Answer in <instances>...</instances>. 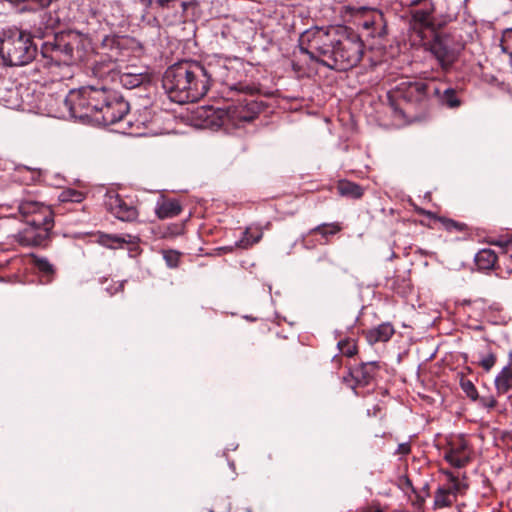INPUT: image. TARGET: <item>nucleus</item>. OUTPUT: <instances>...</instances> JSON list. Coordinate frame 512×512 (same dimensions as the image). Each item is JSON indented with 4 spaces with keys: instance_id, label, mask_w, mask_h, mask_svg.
<instances>
[{
    "instance_id": "obj_25",
    "label": "nucleus",
    "mask_w": 512,
    "mask_h": 512,
    "mask_svg": "<svg viewBox=\"0 0 512 512\" xmlns=\"http://www.w3.org/2000/svg\"><path fill=\"white\" fill-rule=\"evenodd\" d=\"M411 204L414 206L415 210L419 213V214H424V215H427L428 217L430 218H435L437 219L438 221H440L443 225V227L448 231V232H453V231H457V232H462L464 230L467 229V226L466 224L464 223H461V222H457L455 220H452V219H449V218H444V217H436L435 214L431 211H428V210H425L423 208H420L418 206H416L414 203L411 202Z\"/></svg>"
},
{
    "instance_id": "obj_8",
    "label": "nucleus",
    "mask_w": 512,
    "mask_h": 512,
    "mask_svg": "<svg viewBox=\"0 0 512 512\" xmlns=\"http://www.w3.org/2000/svg\"><path fill=\"white\" fill-rule=\"evenodd\" d=\"M146 15L153 13V21L161 18L166 25H174L185 21L187 11L195 8V0H139Z\"/></svg>"
},
{
    "instance_id": "obj_44",
    "label": "nucleus",
    "mask_w": 512,
    "mask_h": 512,
    "mask_svg": "<svg viewBox=\"0 0 512 512\" xmlns=\"http://www.w3.org/2000/svg\"><path fill=\"white\" fill-rule=\"evenodd\" d=\"M491 243L502 248H507L512 246V237H500L496 240H493Z\"/></svg>"
},
{
    "instance_id": "obj_39",
    "label": "nucleus",
    "mask_w": 512,
    "mask_h": 512,
    "mask_svg": "<svg viewBox=\"0 0 512 512\" xmlns=\"http://www.w3.org/2000/svg\"><path fill=\"white\" fill-rule=\"evenodd\" d=\"M163 257L166 261V264L170 268H176L178 266L180 260V253H178L177 251H165Z\"/></svg>"
},
{
    "instance_id": "obj_35",
    "label": "nucleus",
    "mask_w": 512,
    "mask_h": 512,
    "mask_svg": "<svg viewBox=\"0 0 512 512\" xmlns=\"http://www.w3.org/2000/svg\"><path fill=\"white\" fill-rule=\"evenodd\" d=\"M337 346H338L340 352L347 357H352L357 352V346H356V343L354 340H350V339L340 340L338 342Z\"/></svg>"
},
{
    "instance_id": "obj_34",
    "label": "nucleus",
    "mask_w": 512,
    "mask_h": 512,
    "mask_svg": "<svg viewBox=\"0 0 512 512\" xmlns=\"http://www.w3.org/2000/svg\"><path fill=\"white\" fill-rule=\"evenodd\" d=\"M341 230V227L337 223H331V224H320L317 227L310 230V234L319 233L323 237H327L329 235H335Z\"/></svg>"
},
{
    "instance_id": "obj_18",
    "label": "nucleus",
    "mask_w": 512,
    "mask_h": 512,
    "mask_svg": "<svg viewBox=\"0 0 512 512\" xmlns=\"http://www.w3.org/2000/svg\"><path fill=\"white\" fill-rule=\"evenodd\" d=\"M17 242L22 246H42L49 239L47 228H38L27 225L15 236Z\"/></svg>"
},
{
    "instance_id": "obj_50",
    "label": "nucleus",
    "mask_w": 512,
    "mask_h": 512,
    "mask_svg": "<svg viewBox=\"0 0 512 512\" xmlns=\"http://www.w3.org/2000/svg\"><path fill=\"white\" fill-rule=\"evenodd\" d=\"M444 474L447 476L448 480L454 484L455 482L458 481V478L456 476L453 475L452 472L450 471H445Z\"/></svg>"
},
{
    "instance_id": "obj_32",
    "label": "nucleus",
    "mask_w": 512,
    "mask_h": 512,
    "mask_svg": "<svg viewBox=\"0 0 512 512\" xmlns=\"http://www.w3.org/2000/svg\"><path fill=\"white\" fill-rule=\"evenodd\" d=\"M43 205L44 204L39 201L24 200L19 202L17 208L18 212L21 214V216L24 218V221L26 222L33 215H35Z\"/></svg>"
},
{
    "instance_id": "obj_33",
    "label": "nucleus",
    "mask_w": 512,
    "mask_h": 512,
    "mask_svg": "<svg viewBox=\"0 0 512 512\" xmlns=\"http://www.w3.org/2000/svg\"><path fill=\"white\" fill-rule=\"evenodd\" d=\"M452 493L448 488L439 487L434 495V506L436 508L450 507L453 504V501L450 498Z\"/></svg>"
},
{
    "instance_id": "obj_2",
    "label": "nucleus",
    "mask_w": 512,
    "mask_h": 512,
    "mask_svg": "<svg viewBox=\"0 0 512 512\" xmlns=\"http://www.w3.org/2000/svg\"><path fill=\"white\" fill-rule=\"evenodd\" d=\"M211 65L198 61L183 60L168 67L162 78V86L169 99L178 104L197 102L210 89Z\"/></svg>"
},
{
    "instance_id": "obj_21",
    "label": "nucleus",
    "mask_w": 512,
    "mask_h": 512,
    "mask_svg": "<svg viewBox=\"0 0 512 512\" xmlns=\"http://www.w3.org/2000/svg\"><path fill=\"white\" fill-rule=\"evenodd\" d=\"M181 210L182 207L177 199L167 198L165 194H161L156 207V214L160 219L175 217Z\"/></svg>"
},
{
    "instance_id": "obj_7",
    "label": "nucleus",
    "mask_w": 512,
    "mask_h": 512,
    "mask_svg": "<svg viewBox=\"0 0 512 512\" xmlns=\"http://www.w3.org/2000/svg\"><path fill=\"white\" fill-rule=\"evenodd\" d=\"M38 53L31 32L9 29L0 38V56L7 66H24L32 62Z\"/></svg>"
},
{
    "instance_id": "obj_13",
    "label": "nucleus",
    "mask_w": 512,
    "mask_h": 512,
    "mask_svg": "<svg viewBox=\"0 0 512 512\" xmlns=\"http://www.w3.org/2000/svg\"><path fill=\"white\" fill-rule=\"evenodd\" d=\"M105 205L107 209L122 221H132L137 218V209L127 202L121 194H106Z\"/></svg>"
},
{
    "instance_id": "obj_10",
    "label": "nucleus",
    "mask_w": 512,
    "mask_h": 512,
    "mask_svg": "<svg viewBox=\"0 0 512 512\" xmlns=\"http://www.w3.org/2000/svg\"><path fill=\"white\" fill-rule=\"evenodd\" d=\"M434 12L435 6L432 2H425L424 6L419 9H410L408 25L409 32L412 36L423 41L427 38L426 31H430L431 33L437 31L435 29Z\"/></svg>"
},
{
    "instance_id": "obj_3",
    "label": "nucleus",
    "mask_w": 512,
    "mask_h": 512,
    "mask_svg": "<svg viewBox=\"0 0 512 512\" xmlns=\"http://www.w3.org/2000/svg\"><path fill=\"white\" fill-rule=\"evenodd\" d=\"M45 65H72L85 56L84 36L74 30L59 31L41 45Z\"/></svg>"
},
{
    "instance_id": "obj_19",
    "label": "nucleus",
    "mask_w": 512,
    "mask_h": 512,
    "mask_svg": "<svg viewBox=\"0 0 512 512\" xmlns=\"http://www.w3.org/2000/svg\"><path fill=\"white\" fill-rule=\"evenodd\" d=\"M92 73L96 78L103 81L102 84L117 81L119 71L117 70V64L113 60H101L95 63L92 68Z\"/></svg>"
},
{
    "instance_id": "obj_9",
    "label": "nucleus",
    "mask_w": 512,
    "mask_h": 512,
    "mask_svg": "<svg viewBox=\"0 0 512 512\" xmlns=\"http://www.w3.org/2000/svg\"><path fill=\"white\" fill-rule=\"evenodd\" d=\"M432 34V39L427 43V50L438 61L441 69L447 72L457 61L460 47L450 33L434 31Z\"/></svg>"
},
{
    "instance_id": "obj_5",
    "label": "nucleus",
    "mask_w": 512,
    "mask_h": 512,
    "mask_svg": "<svg viewBox=\"0 0 512 512\" xmlns=\"http://www.w3.org/2000/svg\"><path fill=\"white\" fill-rule=\"evenodd\" d=\"M110 89L106 84L88 85L79 90H71L64 103L75 118H90L97 121V115L101 113L104 104L108 101Z\"/></svg>"
},
{
    "instance_id": "obj_43",
    "label": "nucleus",
    "mask_w": 512,
    "mask_h": 512,
    "mask_svg": "<svg viewBox=\"0 0 512 512\" xmlns=\"http://www.w3.org/2000/svg\"><path fill=\"white\" fill-rule=\"evenodd\" d=\"M83 194H60V201L67 202V201H74V202H81L83 200Z\"/></svg>"
},
{
    "instance_id": "obj_54",
    "label": "nucleus",
    "mask_w": 512,
    "mask_h": 512,
    "mask_svg": "<svg viewBox=\"0 0 512 512\" xmlns=\"http://www.w3.org/2000/svg\"><path fill=\"white\" fill-rule=\"evenodd\" d=\"M123 287H124L123 283H119V284L117 285V288L115 289V292H117V291H119V290H120V291H122V290H123Z\"/></svg>"
},
{
    "instance_id": "obj_56",
    "label": "nucleus",
    "mask_w": 512,
    "mask_h": 512,
    "mask_svg": "<svg viewBox=\"0 0 512 512\" xmlns=\"http://www.w3.org/2000/svg\"><path fill=\"white\" fill-rule=\"evenodd\" d=\"M148 192H153L152 190H149ZM154 192H161V193H164V192H169L168 190H155Z\"/></svg>"
},
{
    "instance_id": "obj_11",
    "label": "nucleus",
    "mask_w": 512,
    "mask_h": 512,
    "mask_svg": "<svg viewBox=\"0 0 512 512\" xmlns=\"http://www.w3.org/2000/svg\"><path fill=\"white\" fill-rule=\"evenodd\" d=\"M109 100L97 115V123L108 126L121 121L129 112V103L117 92L111 90Z\"/></svg>"
},
{
    "instance_id": "obj_41",
    "label": "nucleus",
    "mask_w": 512,
    "mask_h": 512,
    "mask_svg": "<svg viewBox=\"0 0 512 512\" xmlns=\"http://www.w3.org/2000/svg\"><path fill=\"white\" fill-rule=\"evenodd\" d=\"M398 486L401 490L407 492L411 490L413 493H416L415 488L413 487L412 481L407 476H401L398 479Z\"/></svg>"
},
{
    "instance_id": "obj_28",
    "label": "nucleus",
    "mask_w": 512,
    "mask_h": 512,
    "mask_svg": "<svg viewBox=\"0 0 512 512\" xmlns=\"http://www.w3.org/2000/svg\"><path fill=\"white\" fill-rule=\"evenodd\" d=\"M497 262V255L492 249H482L475 255V263L480 270L493 269Z\"/></svg>"
},
{
    "instance_id": "obj_17",
    "label": "nucleus",
    "mask_w": 512,
    "mask_h": 512,
    "mask_svg": "<svg viewBox=\"0 0 512 512\" xmlns=\"http://www.w3.org/2000/svg\"><path fill=\"white\" fill-rule=\"evenodd\" d=\"M431 96L436 97L438 103L450 109H456L461 106L462 101L459 97L461 90L449 87L443 83L436 85L432 82L430 89Z\"/></svg>"
},
{
    "instance_id": "obj_14",
    "label": "nucleus",
    "mask_w": 512,
    "mask_h": 512,
    "mask_svg": "<svg viewBox=\"0 0 512 512\" xmlns=\"http://www.w3.org/2000/svg\"><path fill=\"white\" fill-rule=\"evenodd\" d=\"M467 449V441L459 436L449 442V448L445 452L444 459L456 468L465 467L470 462Z\"/></svg>"
},
{
    "instance_id": "obj_48",
    "label": "nucleus",
    "mask_w": 512,
    "mask_h": 512,
    "mask_svg": "<svg viewBox=\"0 0 512 512\" xmlns=\"http://www.w3.org/2000/svg\"><path fill=\"white\" fill-rule=\"evenodd\" d=\"M425 2H430V1L429 0H411L410 3L408 4V6L411 9H417L416 7L419 5H422V7H423Z\"/></svg>"
},
{
    "instance_id": "obj_47",
    "label": "nucleus",
    "mask_w": 512,
    "mask_h": 512,
    "mask_svg": "<svg viewBox=\"0 0 512 512\" xmlns=\"http://www.w3.org/2000/svg\"><path fill=\"white\" fill-rule=\"evenodd\" d=\"M261 238V235H258L257 237H255L253 240H249L248 238L246 239H243L241 240V246L242 247H247L249 245H252L254 243H257Z\"/></svg>"
},
{
    "instance_id": "obj_6",
    "label": "nucleus",
    "mask_w": 512,
    "mask_h": 512,
    "mask_svg": "<svg viewBox=\"0 0 512 512\" xmlns=\"http://www.w3.org/2000/svg\"><path fill=\"white\" fill-rule=\"evenodd\" d=\"M432 82L403 81L388 93V101L395 112L405 116L424 112L431 97Z\"/></svg>"
},
{
    "instance_id": "obj_29",
    "label": "nucleus",
    "mask_w": 512,
    "mask_h": 512,
    "mask_svg": "<svg viewBox=\"0 0 512 512\" xmlns=\"http://www.w3.org/2000/svg\"><path fill=\"white\" fill-rule=\"evenodd\" d=\"M477 364L483 368L484 371L489 372L497 361V355L491 350L489 345H484L482 349L477 352Z\"/></svg>"
},
{
    "instance_id": "obj_58",
    "label": "nucleus",
    "mask_w": 512,
    "mask_h": 512,
    "mask_svg": "<svg viewBox=\"0 0 512 512\" xmlns=\"http://www.w3.org/2000/svg\"><path fill=\"white\" fill-rule=\"evenodd\" d=\"M66 192L72 193V192H77V191L74 189H67Z\"/></svg>"
},
{
    "instance_id": "obj_45",
    "label": "nucleus",
    "mask_w": 512,
    "mask_h": 512,
    "mask_svg": "<svg viewBox=\"0 0 512 512\" xmlns=\"http://www.w3.org/2000/svg\"><path fill=\"white\" fill-rule=\"evenodd\" d=\"M410 445L408 443H401L398 445V448H397V453L399 454H402V455H406V454H409L410 453Z\"/></svg>"
},
{
    "instance_id": "obj_27",
    "label": "nucleus",
    "mask_w": 512,
    "mask_h": 512,
    "mask_svg": "<svg viewBox=\"0 0 512 512\" xmlns=\"http://www.w3.org/2000/svg\"><path fill=\"white\" fill-rule=\"evenodd\" d=\"M495 388L499 395L506 394L512 390V368L505 366L496 376Z\"/></svg>"
},
{
    "instance_id": "obj_40",
    "label": "nucleus",
    "mask_w": 512,
    "mask_h": 512,
    "mask_svg": "<svg viewBox=\"0 0 512 512\" xmlns=\"http://www.w3.org/2000/svg\"><path fill=\"white\" fill-rule=\"evenodd\" d=\"M337 192H361V189L358 185L351 183L349 181L341 180L337 184Z\"/></svg>"
},
{
    "instance_id": "obj_23",
    "label": "nucleus",
    "mask_w": 512,
    "mask_h": 512,
    "mask_svg": "<svg viewBox=\"0 0 512 512\" xmlns=\"http://www.w3.org/2000/svg\"><path fill=\"white\" fill-rule=\"evenodd\" d=\"M27 225L38 228H47L50 233L54 226L53 211L49 206L43 205L38 212L26 221Z\"/></svg>"
},
{
    "instance_id": "obj_26",
    "label": "nucleus",
    "mask_w": 512,
    "mask_h": 512,
    "mask_svg": "<svg viewBox=\"0 0 512 512\" xmlns=\"http://www.w3.org/2000/svg\"><path fill=\"white\" fill-rule=\"evenodd\" d=\"M134 237L131 235H112L106 233H100L98 235V242L105 247L115 249L122 246L125 243H133Z\"/></svg>"
},
{
    "instance_id": "obj_52",
    "label": "nucleus",
    "mask_w": 512,
    "mask_h": 512,
    "mask_svg": "<svg viewBox=\"0 0 512 512\" xmlns=\"http://www.w3.org/2000/svg\"><path fill=\"white\" fill-rule=\"evenodd\" d=\"M121 189H125V187H122L120 184H117L116 187H111V188L107 189V192H114L116 190H121Z\"/></svg>"
},
{
    "instance_id": "obj_38",
    "label": "nucleus",
    "mask_w": 512,
    "mask_h": 512,
    "mask_svg": "<svg viewBox=\"0 0 512 512\" xmlns=\"http://www.w3.org/2000/svg\"><path fill=\"white\" fill-rule=\"evenodd\" d=\"M501 47L504 52L512 57V29H507L503 33Z\"/></svg>"
},
{
    "instance_id": "obj_1",
    "label": "nucleus",
    "mask_w": 512,
    "mask_h": 512,
    "mask_svg": "<svg viewBox=\"0 0 512 512\" xmlns=\"http://www.w3.org/2000/svg\"><path fill=\"white\" fill-rule=\"evenodd\" d=\"M300 51L312 61L336 71H347L361 61L365 45L358 33L344 25L312 27L299 38Z\"/></svg>"
},
{
    "instance_id": "obj_31",
    "label": "nucleus",
    "mask_w": 512,
    "mask_h": 512,
    "mask_svg": "<svg viewBox=\"0 0 512 512\" xmlns=\"http://www.w3.org/2000/svg\"><path fill=\"white\" fill-rule=\"evenodd\" d=\"M145 77L141 73H118L117 81L126 88L133 89L143 84Z\"/></svg>"
},
{
    "instance_id": "obj_30",
    "label": "nucleus",
    "mask_w": 512,
    "mask_h": 512,
    "mask_svg": "<svg viewBox=\"0 0 512 512\" xmlns=\"http://www.w3.org/2000/svg\"><path fill=\"white\" fill-rule=\"evenodd\" d=\"M33 263H34V266L41 273V277L43 278V281L45 283H50L55 274L54 266L46 258H43V257H34Z\"/></svg>"
},
{
    "instance_id": "obj_20",
    "label": "nucleus",
    "mask_w": 512,
    "mask_h": 512,
    "mask_svg": "<svg viewBox=\"0 0 512 512\" xmlns=\"http://www.w3.org/2000/svg\"><path fill=\"white\" fill-rule=\"evenodd\" d=\"M395 329L389 322L382 323L364 331L365 338L370 345L378 342H387L394 335Z\"/></svg>"
},
{
    "instance_id": "obj_16",
    "label": "nucleus",
    "mask_w": 512,
    "mask_h": 512,
    "mask_svg": "<svg viewBox=\"0 0 512 512\" xmlns=\"http://www.w3.org/2000/svg\"><path fill=\"white\" fill-rule=\"evenodd\" d=\"M361 25L372 38H384L388 34L387 20L380 10L370 9Z\"/></svg>"
},
{
    "instance_id": "obj_51",
    "label": "nucleus",
    "mask_w": 512,
    "mask_h": 512,
    "mask_svg": "<svg viewBox=\"0 0 512 512\" xmlns=\"http://www.w3.org/2000/svg\"><path fill=\"white\" fill-rule=\"evenodd\" d=\"M444 474L447 476L448 480L454 484L455 482L458 481V478L456 476L453 475L452 472L450 471H445Z\"/></svg>"
},
{
    "instance_id": "obj_57",
    "label": "nucleus",
    "mask_w": 512,
    "mask_h": 512,
    "mask_svg": "<svg viewBox=\"0 0 512 512\" xmlns=\"http://www.w3.org/2000/svg\"><path fill=\"white\" fill-rule=\"evenodd\" d=\"M352 195L355 196V198H360L362 196V194H360V193L352 194Z\"/></svg>"
},
{
    "instance_id": "obj_37",
    "label": "nucleus",
    "mask_w": 512,
    "mask_h": 512,
    "mask_svg": "<svg viewBox=\"0 0 512 512\" xmlns=\"http://www.w3.org/2000/svg\"><path fill=\"white\" fill-rule=\"evenodd\" d=\"M460 386L469 398H471L472 400L477 399L478 392L472 381L462 378L460 381Z\"/></svg>"
},
{
    "instance_id": "obj_55",
    "label": "nucleus",
    "mask_w": 512,
    "mask_h": 512,
    "mask_svg": "<svg viewBox=\"0 0 512 512\" xmlns=\"http://www.w3.org/2000/svg\"><path fill=\"white\" fill-rule=\"evenodd\" d=\"M423 502H424V498H423V497H421V496H419V495H417V503H418L419 505H421Z\"/></svg>"
},
{
    "instance_id": "obj_46",
    "label": "nucleus",
    "mask_w": 512,
    "mask_h": 512,
    "mask_svg": "<svg viewBox=\"0 0 512 512\" xmlns=\"http://www.w3.org/2000/svg\"><path fill=\"white\" fill-rule=\"evenodd\" d=\"M484 405L488 408H494L496 405H497V401L494 397H489V398H483L482 399Z\"/></svg>"
},
{
    "instance_id": "obj_4",
    "label": "nucleus",
    "mask_w": 512,
    "mask_h": 512,
    "mask_svg": "<svg viewBox=\"0 0 512 512\" xmlns=\"http://www.w3.org/2000/svg\"><path fill=\"white\" fill-rule=\"evenodd\" d=\"M232 89L245 93L248 97L239 99L236 104H231L226 108H218L214 114L219 121V126L238 127L241 123L253 121L266 108L263 101L254 97L259 92L256 85L239 82Z\"/></svg>"
},
{
    "instance_id": "obj_49",
    "label": "nucleus",
    "mask_w": 512,
    "mask_h": 512,
    "mask_svg": "<svg viewBox=\"0 0 512 512\" xmlns=\"http://www.w3.org/2000/svg\"><path fill=\"white\" fill-rule=\"evenodd\" d=\"M318 261L319 262H324V263H326L328 265H334V261L327 254H323L321 257H319Z\"/></svg>"
},
{
    "instance_id": "obj_36",
    "label": "nucleus",
    "mask_w": 512,
    "mask_h": 512,
    "mask_svg": "<svg viewBox=\"0 0 512 512\" xmlns=\"http://www.w3.org/2000/svg\"><path fill=\"white\" fill-rule=\"evenodd\" d=\"M231 510V503L227 497H216L209 509V512H229Z\"/></svg>"
},
{
    "instance_id": "obj_12",
    "label": "nucleus",
    "mask_w": 512,
    "mask_h": 512,
    "mask_svg": "<svg viewBox=\"0 0 512 512\" xmlns=\"http://www.w3.org/2000/svg\"><path fill=\"white\" fill-rule=\"evenodd\" d=\"M60 24L58 16L50 12L38 11L33 15V24L31 25L32 36L40 39H49L52 35L57 34L56 31Z\"/></svg>"
},
{
    "instance_id": "obj_53",
    "label": "nucleus",
    "mask_w": 512,
    "mask_h": 512,
    "mask_svg": "<svg viewBox=\"0 0 512 512\" xmlns=\"http://www.w3.org/2000/svg\"><path fill=\"white\" fill-rule=\"evenodd\" d=\"M53 0H40V4L42 7L49 6Z\"/></svg>"
},
{
    "instance_id": "obj_42",
    "label": "nucleus",
    "mask_w": 512,
    "mask_h": 512,
    "mask_svg": "<svg viewBox=\"0 0 512 512\" xmlns=\"http://www.w3.org/2000/svg\"><path fill=\"white\" fill-rule=\"evenodd\" d=\"M468 488V484L460 482L459 480L452 484L451 487H449V491L452 493L453 497L456 498L458 493H462Z\"/></svg>"
},
{
    "instance_id": "obj_24",
    "label": "nucleus",
    "mask_w": 512,
    "mask_h": 512,
    "mask_svg": "<svg viewBox=\"0 0 512 512\" xmlns=\"http://www.w3.org/2000/svg\"><path fill=\"white\" fill-rule=\"evenodd\" d=\"M41 169L28 166H18L15 170L14 179L23 184L30 185L39 181L41 177Z\"/></svg>"
},
{
    "instance_id": "obj_15",
    "label": "nucleus",
    "mask_w": 512,
    "mask_h": 512,
    "mask_svg": "<svg viewBox=\"0 0 512 512\" xmlns=\"http://www.w3.org/2000/svg\"><path fill=\"white\" fill-rule=\"evenodd\" d=\"M132 38L122 35H107L102 40V49L106 51L109 60L117 62L124 52L129 50Z\"/></svg>"
},
{
    "instance_id": "obj_22",
    "label": "nucleus",
    "mask_w": 512,
    "mask_h": 512,
    "mask_svg": "<svg viewBox=\"0 0 512 512\" xmlns=\"http://www.w3.org/2000/svg\"><path fill=\"white\" fill-rule=\"evenodd\" d=\"M378 368V363L375 361L362 363L352 371L351 375L357 384L365 386L374 378Z\"/></svg>"
}]
</instances>
